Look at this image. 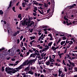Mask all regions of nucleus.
<instances>
[{
	"instance_id": "nucleus-1",
	"label": "nucleus",
	"mask_w": 77,
	"mask_h": 77,
	"mask_svg": "<svg viewBox=\"0 0 77 77\" xmlns=\"http://www.w3.org/2000/svg\"><path fill=\"white\" fill-rule=\"evenodd\" d=\"M17 71H19L18 70H14L13 69L11 71L8 70V74H9L10 75H12V73L15 74V73L17 72Z\"/></svg>"
},
{
	"instance_id": "nucleus-2",
	"label": "nucleus",
	"mask_w": 77,
	"mask_h": 77,
	"mask_svg": "<svg viewBox=\"0 0 77 77\" xmlns=\"http://www.w3.org/2000/svg\"><path fill=\"white\" fill-rule=\"evenodd\" d=\"M35 53L34 54L32 53L31 54L30 57H29V58L30 59V58H31V57H36V55L38 56V53L37 52Z\"/></svg>"
},
{
	"instance_id": "nucleus-3",
	"label": "nucleus",
	"mask_w": 77,
	"mask_h": 77,
	"mask_svg": "<svg viewBox=\"0 0 77 77\" xmlns=\"http://www.w3.org/2000/svg\"><path fill=\"white\" fill-rule=\"evenodd\" d=\"M24 1L26 3H25L24 2L22 3V5L23 7H25V5H26V4L27 5V4L29 3V0H24Z\"/></svg>"
},
{
	"instance_id": "nucleus-4",
	"label": "nucleus",
	"mask_w": 77,
	"mask_h": 77,
	"mask_svg": "<svg viewBox=\"0 0 77 77\" xmlns=\"http://www.w3.org/2000/svg\"><path fill=\"white\" fill-rule=\"evenodd\" d=\"M28 65H29V63H28V60H27L26 61L24 62L23 64V66Z\"/></svg>"
},
{
	"instance_id": "nucleus-5",
	"label": "nucleus",
	"mask_w": 77,
	"mask_h": 77,
	"mask_svg": "<svg viewBox=\"0 0 77 77\" xmlns=\"http://www.w3.org/2000/svg\"><path fill=\"white\" fill-rule=\"evenodd\" d=\"M55 2H54V1L53 2H52V5H53V8L52 9V12L53 13L54 12V3Z\"/></svg>"
},
{
	"instance_id": "nucleus-6",
	"label": "nucleus",
	"mask_w": 77,
	"mask_h": 77,
	"mask_svg": "<svg viewBox=\"0 0 77 77\" xmlns=\"http://www.w3.org/2000/svg\"><path fill=\"white\" fill-rule=\"evenodd\" d=\"M36 60V59H34L33 60H29V63H34V62H35V61Z\"/></svg>"
},
{
	"instance_id": "nucleus-7",
	"label": "nucleus",
	"mask_w": 77,
	"mask_h": 77,
	"mask_svg": "<svg viewBox=\"0 0 77 77\" xmlns=\"http://www.w3.org/2000/svg\"><path fill=\"white\" fill-rule=\"evenodd\" d=\"M22 68H23L22 65V66H19L18 67L16 68L15 69H16L17 70H19L21 69H22Z\"/></svg>"
},
{
	"instance_id": "nucleus-8",
	"label": "nucleus",
	"mask_w": 77,
	"mask_h": 77,
	"mask_svg": "<svg viewBox=\"0 0 77 77\" xmlns=\"http://www.w3.org/2000/svg\"><path fill=\"white\" fill-rule=\"evenodd\" d=\"M54 59L51 58V56H50L49 61L50 62H54Z\"/></svg>"
},
{
	"instance_id": "nucleus-9",
	"label": "nucleus",
	"mask_w": 77,
	"mask_h": 77,
	"mask_svg": "<svg viewBox=\"0 0 77 77\" xmlns=\"http://www.w3.org/2000/svg\"><path fill=\"white\" fill-rule=\"evenodd\" d=\"M28 21V23L29 24H30V23H31V21H30L31 20H29L27 18H26V20H25L24 21Z\"/></svg>"
},
{
	"instance_id": "nucleus-10",
	"label": "nucleus",
	"mask_w": 77,
	"mask_h": 77,
	"mask_svg": "<svg viewBox=\"0 0 77 77\" xmlns=\"http://www.w3.org/2000/svg\"><path fill=\"white\" fill-rule=\"evenodd\" d=\"M45 63L47 66H48V65H50V61H48V62H46Z\"/></svg>"
},
{
	"instance_id": "nucleus-11",
	"label": "nucleus",
	"mask_w": 77,
	"mask_h": 77,
	"mask_svg": "<svg viewBox=\"0 0 77 77\" xmlns=\"http://www.w3.org/2000/svg\"><path fill=\"white\" fill-rule=\"evenodd\" d=\"M12 1H11L10 2V4L8 7V8L7 9H9V8H10V7H11V6L12 5Z\"/></svg>"
},
{
	"instance_id": "nucleus-12",
	"label": "nucleus",
	"mask_w": 77,
	"mask_h": 77,
	"mask_svg": "<svg viewBox=\"0 0 77 77\" xmlns=\"http://www.w3.org/2000/svg\"><path fill=\"white\" fill-rule=\"evenodd\" d=\"M29 74H31V75H33V72H32V70H29L28 72Z\"/></svg>"
},
{
	"instance_id": "nucleus-13",
	"label": "nucleus",
	"mask_w": 77,
	"mask_h": 77,
	"mask_svg": "<svg viewBox=\"0 0 77 77\" xmlns=\"http://www.w3.org/2000/svg\"><path fill=\"white\" fill-rule=\"evenodd\" d=\"M28 20H29V21H32V20H33V17H30L29 16H28Z\"/></svg>"
},
{
	"instance_id": "nucleus-14",
	"label": "nucleus",
	"mask_w": 77,
	"mask_h": 77,
	"mask_svg": "<svg viewBox=\"0 0 77 77\" xmlns=\"http://www.w3.org/2000/svg\"><path fill=\"white\" fill-rule=\"evenodd\" d=\"M71 45V43H69L68 44V46H67V48H69L70 47Z\"/></svg>"
},
{
	"instance_id": "nucleus-15",
	"label": "nucleus",
	"mask_w": 77,
	"mask_h": 77,
	"mask_svg": "<svg viewBox=\"0 0 77 77\" xmlns=\"http://www.w3.org/2000/svg\"><path fill=\"white\" fill-rule=\"evenodd\" d=\"M65 43V41H62L61 42L60 44L61 45H62L63 44H64Z\"/></svg>"
},
{
	"instance_id": "nucleus-16",
	"label": "nucleus",
	"mask_w": 77,
	"mask_h": 77,
	"mask_svg": "<svg viewBox=\"0 0 77 77\" xmlns=\"http://www.w3.org/2000/svg\"><path fill=\"white\" fill-rule=\"evenodd\" d=\"M5 49V48L3 47L1 48L0 49V52H2L3 51V50H4Z\"/></svg>"
},
{
	"instance_id": "nucleus-17",
	"label": "nucleus",
	"mask_w": 77,
	"mask_h": 77,
	"mask_svg": "<svg viewBox=\"0 0 77 77\" xmlns=\"http://www.w3.org/2000/svg\"><path fill=\"white\" fill-rule=\"evenodd\" d=\"M30 38L31 40H33V39H35V36L30 37Z\"/></svg>"
},
{
	"instance_id": "nucleus-18",
	"label": "nucleus",
	"mask_w": 77,
	"mask_h": 77,
	"mask_svg": "<svg viewBox=\"0 0 77 77\" xmlns=\"http://www.w3.org/2000/svg\"><path fill=\"white\" fill-rule=\"evenodd\" d=\"M3 11L1 10H0V15H3L4 14Z\"/></svg>"
},
{
	"instance_id": "nucleus-19",
	"label": "nucleus",
	"mask_w": 77,
	"mask_h": 77,
	"mask_svg": "<svg viewBox=\"0 0 77 77\" xmlns=\"http://www.w3.org/2000/svg\"><path fill=\"white\" fill-rule=\"evenodd\" d=\"M53 43V42H50L48 44V46L49 47H51V45H52V44Z\"/></svg>"
},
{
	"instance_id": "nucleus-20",
	"label": "nucleus",
	"mask_w": 77,
	"mask_h": 77,
	"mask_svg": "<svg viewBox=\"0 0 77 77\" xmlns=\"http://www.w3.org/2000/svg\"><path fill=\"white\" fill-rule=\"evenodd\" d=\"M36 1H33L32 2L33 5H37V3H36Z\"/></svg>"
},
{
	"instance_id": "nucleus-21",
	"label": "nucleus",
	"mask_w": 77,
	"mask_h": 77,
	"mask_svg": "<svg viewBox=\"0 0 77 77\" xmlns=\"http://www.w3.org/2000/svg\"><path fill=\"white\" fill-rule=\"evenodd\" d=\"M64 19L65 20H66V21H68V19L67 18H66V16H65L64 17Z\"/></svg>"
},
{
	"instance_id": "nucleus-22",
	"label": "nucleus",
	"mask_w": 77,
	"mask_h": 77,
	"mask_svg": "<svg viewBox=\"0 0 77 77\" xmlns=\"http://www.w3.org/2000/svg\"><path fill=\"white\" fill-rule=\"evenodd\" d=\"M19 37L20 38V41H21L23 39V35H22L20 37V36Z\"/></svg>"
},
{
	"instance_id": "nucleus-23",
	"label": "nucleus",
	"mask_w": 77,
	"mask_h": 77,
	"mask_svg": "<svg viewBox=\"0 0 77 77\" xmlns=\"http://www.w3.org/2000/svg\"><path fill=\"white\" fill-rule=\"evenodd\" d=\"M8 70H9V68H8V67H6L5 69V71H6V72H8Z\"/></svg>"
},
{
	"instance_id": "nucleus-24",
	"label": "nucleus",
	"mask_w": 77,
	"mask_h": 77,
	"mask_svg": "<svg viewBox=\"0 0 77 77\" xmlns=\"http://www.w3.org/2000/svg\"><path fill=\"white\" fill-rule=\"evenodd\" d=\"M21 14H20L18 15V17L19 18H21Z\"/></svg>"
},
{
	"instance_id": "nucleus-25",
	"label": "nucleus",
	"mask_w": 77,
	"mask_h": 77,
	"mask_svg": "<svg viewBox=\"0 0 77 77\" xmlns=\"http://www.w3.org/2000/svg\"><path fill=\"white\" fill-rule=\"evenodd\" d=\"M65 74H64L63 73H62L61 75V77H65Z\"/></svg>"
},
{
	"instance_id": "nucleus-26",
	"label": "nucleus",
	"mask_w": 77,
	"mask_h": 77,
	"mask_svg": "<svg viewBox=\"0 0 77 77\" xmlns=\"http://www.w3.org/2000/svg\"><path fill=\"white\" fill-rule=\"evenodd\" d=\"M48 36H50L51 38H53V37H52V35L51 34H48Z\"/></svg>"
},
{
	"instance_id": "nucleus-27",
	"label": "nucleus",
	"mask_w": 77,
	"mask_h": 77,
	"mask_svg": "<svg viewBox=\"0 0 77 77\" xmlns=\"http://www.w3.org/2000/svg\"><path fill=\"white\" fill-rule=\"evenodd\" d=\"M2 72H4V71H5V69H4V67H2Z\"/></svg>"
},
{
	"instance_id": "nucleus-28",
	"label": "nucleus",
	"mask_w": 77,
	"mask_h": 77,
	"mask_svg": "<svg viewBox=\"0 0 77 77\" xmlns=\"http://www.w3.org/2000/svg\"><path fill=\"white\" fill-rule=\"evenodd\" d=\"M51 50H54V48H55V47L54 46H52V47H51Z\"/></svg>"
},
{
	"instance_id": "nucleus-29",
	"label": "nucleus",
	"mask_w": 77,
	"mask_h": 77,
	"mask_svg": "<svg viewBox=\"0 0 77 77\" xmlns=\"http://www.w3.org/2000/svg\"><path fill=\"white\" fill-rule=\"evenodd\" d=\"M64 71H65V72H66V71H67V69L66 68V66L64 67Z\"/></svg>"
},
{
	"instance_id": "nucleus-30",
	"label": "nucleus",
	"mask_w": 77,
	"mask_h": 77,
	"mask_svg": "<svg viewBox=\"0 0 77 77\" xmlns=\"http://www.w3.org/2000/svg\"><path fill=\"white\" fill-rule=\"evenodd\" d=\"M58 72L59 74H62V70H59Z\"/></svg>"
},
{
	"instance_id": "nucleus-31",
	"label": "nucleus",
	"mask_w": 77,
	"mask_h": 77,
	"mask_svg": "<svg viewBox=\"0 0 77 77\" xmlns=\"http://www.w3.org/2000/svg\"><path fill=\"white\" fill-rule=\"evenodd\" d=\"M60 41H61V39L60 38L58 41L57 42V44H59V42H60Z\"/></svg>"
},
{
	"instance_id": "nucleus-32",
	"label": "nucleus",
	"mask_w": 77,
	"mask_h": 77,
	"mask_svg": "<svg viewBox=\"0 0 77 77\" xmlns=\"http://www.w3.org/2000/svg\"><path fill=\"white\" fill-rule=\"evenodd\" d=\"M66 38L65 37V36L63 37V40H66Z\"/></svg>"
},
{
	"instance_id": "nucleus-33",
	"label": "nucleus",
	"mask_w": 77,
	"mask_h": 77,
	"mask_svg": "<svg viewBox=\"0 0 77 77\" xmlns=\"http://www.w3.org/2000/svg\"><path fill=\"white\" fill-rule=\"evenodd\" d=\"M17 34L16 32H15L14 34L13 35V36H17Z\"/></svg>"
},
{
	"instance_id": "nucleus-34",
	"label": "nucleus",
	"mask_w": 77,
	"mask_h": 77,
	"mask_svg": "<svg viewBox=\"0 0 77 77\" xmlns=\"http://www.w3.org/2000/svg\"><path fill=\"white\" fill-rule=\"evenodd\" d=\"M71 24H72V23L70 22L69 23H67V26H69V25H71Z\"/></svg>"
},
{
	"instance_id": "nucleus-35",
	"label": "nucleus",
	"mask_w": 77,
	"mask_h": 77,
	"mask_svg": "<svg viewBox=\"0 0 77 77\" xmlns=\"http://www.w3.org/2000/svg\"><path fill=\"white\" fill-rule=\"evenodd\" d=\"M34 23H35L34 22L30 23V26H32V24L33 25V24H34Z\"/></svg>"
},
{
	"instance_id": "nucleus-36",
	"label": "nucleus",
	"mask_w": 77,
	"mask_h": 77,
	"mask_svg": "<svg viewBox=\"0 0 77 77\" xmlns=\"http://www.w3.org/2000/svg\"><path fill=\"white\" fill-rule=\"evenodd\" d=\"M63 63L65 65H66L65 64V60H64L63 61Z\"/></svg>"
},
{
	"instance_id": "nucleus-37",
	"label": "nucleus",
	"mask_w": 77,
	"mask_h": 77,
	"mask_svg": "<svg viewBox=\"0 0 77 77\" xmlns=\"http://www.w3.org/2000/svg\"><path fill=\"white\" fill-rule=\"evenodd\" d=\"M45 50H48V49H49V47H48L47 48H45Z\"/></svg>"
},
{
	"instance_id": "nucleus-38",
	"label": "nucleus",
	"mask_w": 77,
	"mask_h": 77,
	"mask_svg": "<svg viewBox=\"0 0 77 77\" xmlns=\"http://www.w3.org/2000/svg\"><path fill=\"white\" fill-rule=\"evenodd\" d=\"M62 54H63V53H62L60 54H58V55H59V56H61L62 55Z\"/></svg>"
},
{
	"instance_id": "nucleus-39",
	"label": "nucleus",
	"mask_w": 77,
	"mask_h": 77,
	"mask_svg": "<svg viewBox=\"0 0 77 77\" xmlns=\"http://www.w3.org/2000/svg\"><path fill=\"white\" fill-rule=\"evenodd\" d=\"M33 29H31L30 30V33H32L33 32Z\"/></svg>"
},
{
	"instance_id": "nucleus-40",
	"label": "nucleus",
	"mask_w": 77,
	"mask_h": 77,
	"mask_svg": "<svg viewBox=\"0 0 77 77\" xmlns=\"http://www.w3.org/2000/svg\"><path fill=\"white\" fill-rule=\"evenodd\" d=\"M50 11V8H49L48 10L47 11V13H49V11Z\"/></svg>"
},
{
	"instance_id": "nucleus-41",
	"label": "nucleus",
	"mask_w": 77,
	"mask_h": 77,
	"mask_svg": "<svg viewBox=\"0 0 77 77\" xmlns=\"http://www.w3.org/2000/svg\"><path fill=\"white\" fill-rule=\"evenodd\" d=\"M28 65H29V64H30V65H32V63H29V61H28Z\"/></svg>"
},
{
	"instance_id": "nucleus-42",
	"label": "nucleus",
	"mask_w": 77,
	"mask_h": 77,
	"mask_svg": "<svg viewBox=\"0 0 77 77\" xmlns=\"http://www.w3.org/2000/svg\"><path fill=\"white\" fill-rule=\"evenodd\" d=\"M55 58V55H52V58H52V59H54Z\"/></svg>"
},
{
	"instance_id": "nucleus-43",
	"label": "nucleus",
	"mask_w": 77,
	"mask_h": 77,
	"mask_svg": "<svg viewBox=\"0 0 77 77\" xmlns=\"http://www.w3.org/2000/svg\"><path fill=\"white\" fill-rule=\"evenodd\" d=\"M25 23H24L23 22H22V26H25Z\"/></svg>"
},
{
	"instance_id": "nucleus-44",
	"label": "nucleus",
	"mask_w": 77,
	"mask_h": 77,
	"mask_svg": "<svg viewBox=\"0 0 77 77\" xmlns=\"http://www.w3.org/2000/svg\"><path fill=\"white\" fill-rule=\"evenodd\" d=\"M25 25L26 26H27V25H28V21H26L25 22Z\"/></svg>"
},
{
	"instance_id": "nucleus-45",
	"label": "nucleus",
	"mask_w": 77,
	"mask_h": 77,
	"mask_svg": "<svg viewBox=\"0 0 77 77\" xmlns=\"http://www.w3.org/2000/svg\"><path fill=\"white\" fill-rule=\"evenodd\" d=\"M33 15L35 16H35H37V14H36V13H33Z\"/></svg>"
},
{
	"instance_id": "nucleus-46",
	"label": "nucleus",
	"mask_w": 77,
	"mask_h": 77,
	"mask_svg": "<svg viewBox=\"0 0 77 77\" xmlns=\"http://www.w3.org/2000/svg\"><path fill=\"white\" fill-rule=\"evenodd\" d=\"M11 61H15V58H13L11 59Z\"/></svg>"
},
{
	"instance_id": "nucleus-47",
	"label": "nucleus",
	"mask_w": 77,
	"mask_h": 77,
	"mask_svg": "<svg viewBox=\"0 0 77 77\" xmlns=\"http://www.w3.org/2000/svg\"><path fill=\"white\" fill-rule=\"evenodd\" d=\"M17 44H19V43H20V39H18L17 40Z\"/></svg>"
},
{
	"instance_id": "nucleus-48",
	"label": "nucleus",
	"mask_w": 77,
	"mask_h": 77,
	"mask_svg": "<svg viewBox=\"0 0 77 77\" xmlns=\"http://www.w3.org/2000/svg\"><path fill=\"white\" fill-rule=\"evenodd\" d=\"M14 69L12 68H10L9 67L8 68V70H13Z\"/></svg>"
},
{
	"instance_id": "nucleus-49",
	"label": "nucleus",
	"mask_w": 77,
	"mask_h": 77,
	"mask_svg": "<svg viewBox=\"0 0 77 77\" xmlns=\"http://www.w3.org/2000/svg\"><path fill=\"white\" fill-rule=\"evenodd\" d=\"M29 69V67H27V68L25 69V70H26V71H27V70H28V69Z\"/></svg>"
},
{
	"instance_id": "nucleus-50",
	"label": "nucleus",
	"mask_w": 77,
	"mask_h": 77,
	"mask_svg": "<svg viewBox=\"0 0 77 77\" xmlns=\"http://www.w3.org/2000/svg\"><path fill=\"white\" fill-rule=\"evenodd\" d=\"M75 59V57H72V58L71 59V60H73V59Z\"/></svg>"
},
{
	"instance_id": "nucleus-51",
	"label": "nucleus",
	"mask_w": 77,
	"mask_h": 77,
	"mask_svg": "<svg viewBox=\"0 0 77 77\" xmlns=\"http://www.w3.org/2000/svg\"><path fill=\"white\" fill-rule=\"evenodd\" d=\"M9 65V66H14V64H10Z\"/></svg>"
},
{
	"instance_id": "nucleus-52",
	"label": "nucleus",
	"mask_w": 77,
	"mask_h": 77,
	"mask_svg": "<svg viewBox=\"0 0 77 77\" xmlns=\"http://www.w3.org/2000/svg\"><path fill=\"white\" fill-rule=\"evenodd\" d=\"M32 49H33V51H36V48H32Z\"/></svg>"
},
{
	"instance_id": "nucleus-53",
	"label": "nucleus",
	"mask_w": 77,
	"mask_h": 77,
	"mask_svg": "<svg viewBox=\"0 0 77 77\" xmlns=\"http://www.w3.org/2000/svg\"><path fill=\"white\" fill-rule=\"evenodd\" d=\"M34 10L35 11H37L38 9H37V8L36 7H35L34 8Z\"/></svg>"
},
{
	"instance_id": "nucleus-54",
	"label": "nucleus",
	"mask_w": 77,
	"mask_h": 77,
	"mask_svg": "<svg viewBox=\"0 0 77 77\" xmlns=\"http://www.w3.org/2000/svg\"><path fill=\"white\" fill-rule=\"evenodd\" d=\"M29 8L27 7L25 11H28L29 10Z\"/></svg>"
},
{
	"instance_id": "nucleus-55",
	"label": "nucleus",
	"mask_w": 77,
	"mask_h": 77,
	"mask_svg": "<svg viewBox=\"0 0 77 77\" xmlns=\"http://www.w3.org/2000/svg\"><path fill=\"white\" fill-rule=\"evenodd\" d=\"M17 34H18L20 33V31H17L16 32Z\"/></svg>"
},
{
	"instance_id": "nucleus-56",
	"label": "nucleus",
	"mask_w": 77,
	"mask_h": 77,
	"mask_svg": "<svg viewBox=\"0 0 77 77\" xmlns=\"http://www.w3.org/2000/svg\"><path fill=\"white\" fill-rule=\"evenodd\" d=\"M71 65H72L73 66H75L74 63H72V64H71Z\"/></svg>"
},
{
	"instance_id": "nucleus-57",
	"label": "nucleus",
	"mask_w": 77,
	"mask_h": 77,
	"mask_svg": "<svg viewBox=\"0 0 77 77\" xmlns=\"http://www.w3.org/2000/svg\"><path fill=\"white\" fill-rule=\"evenodd\" d=\"M57 48H59V46H57V47L55 48L54 50H56L57 49Z\"/></svg>"
},
{
	"instance_id": "nucleus-58",
	"label": "nucleus",
	"mask_w": 77,
	"mask_h": 77,
	"mask_svg": "<svg viewBox=\"0 0 77 77\" xmlns=\"http://www.w3.org/2000/svg\"><path fill=\"white\" fill-rule=\"evenodd\" d=\"M19 3H20V2H18L16 4V6H18V5H19Z\"/></svg>"
},
{
	"instance_id": "nucleus-59",
	"label": "nucleus",
	"mask_w": 77,
	"mask_h": 77,
	"mask_svg": "<svg viewBox=\"0 0 77 77\" xmlns=\"http://www.w3.org/2000/svg\"><path fill=\"white\" fill-rule=\"evenodd\" d=\"M26 40V38H24L23 39V40L22 41L23 42H24V41H25V40Z\"/></svg>"
},
{
	"instance_id": "nucleus-60",
	"label": "nucleus",
	"mask_w": 77,
	"mask_h": 77,
	"mask_svg": "<svg viewBox=\"0 0 77 77\" xmlns=\"http://www.w3.org/2000/svg\"><path fill=\"white\" fill-rule=\"evenodd\" d=\"M72 23L73 24H74V23H77V22H76V21H73V22H72Z\"/></svg>"
},
{
	"instance_id": "nucleus-61",
	"label": "nucleus",
	"mask_w": 77,
	"mask_h": 77,
	"mask_svg": "<svg viewBox=\"0 0 77 77\" xmlns=\"http://www.w3.org/2000/svg\"><path fill=\"white\" fill-rule=\"evenodd\" d=\"M38 9H43V8H42V7H40V8H38Z\"/></svg>"
},
{
	"instance_id": "nucleus-62",
	"label": "nucleus",
	"mask_w": 77,
	"mask_h": 77,
	"mask_svg": "<svg viewBox=\"0 0 77 77\" xmlns=\"http://www.w3.org/2000/svg\"><path fill=\"white\" fill-rule=\"evenodd\" d=\"M15 7H13L12 8L13 11H15Z\"/></svg>"
},
{
	"instance_id": "nucleus-63",
	"label": "nucleus",
	"mask_w": 77,
	"mask_h": 77,
	"mask_svg": "<svg viewBox=\"0 0 77 77\" xmlns=\"http://www.w3.org/2000/svg\"><path fill=\"white\" fill-rule=\"evenodd\" d=\"M43 76H44V75L43 74H42V75H41L40 77H43Z\"/></svg>"
},
{
	"instance_id": "nucleus-64",
	"label": "nucleus",
	"mask_w": 77,
	"mask_h": 77,
	"mask_svg": "<svg viewBox=\"0 0 77 77\" xmlns=\"http://www.w3.org/2000/svg\"><path fill=\"white\" fill-rule=\"evenodd\" d=\"M75 70L77 72V68L75 67Z\"/></svg>"
}]
</instances>
